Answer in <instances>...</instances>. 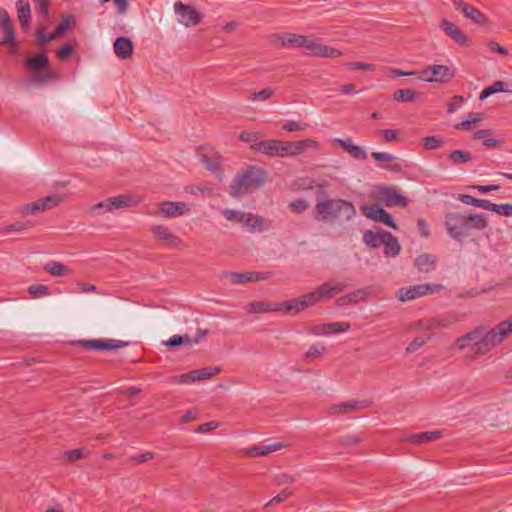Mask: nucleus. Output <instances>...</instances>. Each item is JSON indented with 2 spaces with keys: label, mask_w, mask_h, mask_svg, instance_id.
<instances>
[{
  "label": "nucleus",
  "mask_w": 512,
  "mask_h": 512,
  "mask_svg": "<svg viewBox=\"0 0 512 512\" xmlns=\"http://www.w3.org/2000/svg\"><path fill=\"white\" fill-rule=\"evenodd\" d=\"M452 165L468 163L472 160V154L466 150H453L447 156Z\"/></svg>",
  "instance_id": "obj_39"
},
{
  "label": "nucleus",
  "mask_w": 512,
  "mask_h": 512,
  "mask_svg": "<svg viewBox=\"0 0 512 512\" xmlns=\"http://www.w3.org/2000/svg\"><path fill=\"white\" fill-rule=\"evenodd\" d=\"M319 143L312 139L298 141H284V157L303 154L309 148H318Z\"/></svg>",
  "instance_id": "obj_17"
},
{
  "label": "nucleus",
  "mask_w": 512,
  "mask_h": 512,
  "mask_svg": "<svg viewBox=\"0 0 512 512\" xmlns=\"http://www.w3.org/2000/svg\"><path fill=\"white\" fill-rule=\"evenodd\" d=\"M174 12L177 21L185 27H194L200 24L204 14L191 4H184L181 1L174 3Z\"/></svg>",
  "instance_id": "obj_7"
},
{
  "label": "nucleus",
  "mask_w": 512,
  "mask_h": 512,
  "mask_svg": "<svg viewBox=\"0 0 512 512\" xmlns=\"http://www.w3.org/2000/svg\"><path fill=\"white\" fill-rule=\"evenodd\" d=\"M142 201V198L137 195L122 194L116 197H110L97 203L93 209L105 211H113L121 208L135 207Z\"/></svg>",
  "instance_id": "obj_10"
},
{
  "label": "nucleus",
  "mask_w": 512,
  "mask_h": 512,
  "mask_svg": "<svg viewBox=\"0 0 512 512\" xmlns=\"http://www.w3.org/2000/svg\"><path fill=\"white\" fill-rule=\"evenodd\" d=\"M293 495V491L292 490H289V489H284L283 491H281L279 494H277L275 497H273L267 504L266 506H272L274 504H277V503H281L283 501H285L286 499H288L290 496Z\"/></svg>",
  "instance_id": "obj_62"
},
{
  "label": "nucleus",
  "mask_w": 512,
  "mask_h": 512,
  "mask_svg": "<svg viewBox=\"0 0 512 512\" xmlns=\"http://www.w3.org/2000/svg\"><path fill=\"white\" fill-rule=\"evenodd\" d=\"M272 42L278 47H303L308 54L312 39L304 34H284L283 36H276Z\"/></svg>",
  "instance_id": "obj_13"
},
{
  "label": "nucleus",
  "mask_w": 512,
  "mask_h": 512,
  "mask_svg": "<svg viewBox=\"0 0 512 512\" xmlns=\"http://www.w3.org/2000/svg\"><path fill=\"white\" fill-rule=\"evenodd\" d=\"M199 160L205 166V168L212 172L217 178H222L223 171L221 168L219 156L211 157L205 154H199Z\"/></svg>",
  "instance_id": "obj_29"
},
{
  "label": "nucleus",
  "mask_w": 512,
  "mask_h": 512,
  "mask_svg": "<svg viewBox=\"0 0 512 512\" xmlns=\"http://www.w3.org/2000/svg\"><path fill=\"white\" fill-rule=\"evenodd\" d=\"M249 274H250V272H245V273L230 272V273H226L225 276L227 278H229V280L232 284H244L247 282H251V276Z\"/></svg>",
  "instance_id": "obj_48"
},
{
  "label": "nucleus",
  "mask_w": 512,
  "mask_h": 512,
  "mask_svg": "<svg viewBox=\"0 0 512 512\" xmlns=\"http://www.w3.org/2000/svg\"><path fill=\"white\" fill-rule=\"evenodd\" d=\"M375 198L387 207H407L409 203L407 198L394 186H377L375 188Z\"/></svg>",
  "instance_id": "obj_8"
},
{
  "label": "nucleus",
  "mask_w": 512,
  "mask_h": 512,
  "mask_svg": "<svg viewBox=\"0 0 512 512\" xmlns=\"http://www.w3.org/2000/svg\"><path fill=\"white\" fill-rule=\"evenodd\" d=\"M76 24V17L74 15H65L62 18V21L60 24L55 28L53 32H67L69 29H72L75 27Z\"/></svg>",
  "instance_id": "obj_45"
},
{
  "label": "nucleus",
  "mask_w": 512,
  "mask_h": 512,
  "mask_svg": "<svg viewBox=\"0 0 512 512\" xmlns=\"http://www.w3.org/2000/svg\"><path fill=\"white\" fill-rule=\"evenodd\" d=\"M476 331L478 332L477 339L471 346L472 356L475 358L489 353L512 333V317L501 321L490 330H487L484 326H478Z\"/></svg>",
  "instance_id": "obj_2"
},
{
  "label": "nucleus",
  "mask_w": 512,
  "mask_h": 512,
  "mask_svg": "<svg viewBox=\"0 0 512 512\" xmlns=\"http://www.w3.org/2000/svg\"><path fill=\"white\" fill-rule=\"evenodd\" d=\"M347 287V283L330 280L316 287L313 291L319 302L329 301L335 295L341 293Z\"/></svg>",
  "instance_id": "obj_15"
},
{
  "label": "nucleus",
  "mask_w": 512,
  "mask_h": 512,
  "mask_svg": "<svg viewBox=\"0 0 512 512\" xmlns=\"http://www.w3.org/2000/svg\"><path fill=\"white\" fill-rule=\"evenodd\" d=\"M221 372V368L218 366H208L194 370V374L197 380H204L211 378Z\"/></svg>",
  "instance_id": "obj_42"
},
{
  "label": "nucleus",
  "mask_w": 512,
  "mask_h": 512,
  "mask_svg": "<svg viewBox=\"0 0 512 512\" xmlns=\"http://www.w3.org/2000/svg\"><path fill=\"white\" fill-rule=\"evenodd\" d=\"M0 29L2 32H15L11 16L4 8H0Z\"/></svg>",
  "instance_id": "obj_43"
},
{
  "label": "nucleus",
  "mask_w": 512,
  "mask_h": 512,
  "mask_svg": "<svg viewBox=\"0 0 512 512\" xmlns=\"http://www.w3.org/2000/svg\"><path fill=\"white\" fill-rule=\"evenodd\" d=\"M355 215V207L350 201L343 199H333V220L339 218L351 220Z\"/></svg>",
  "instance_id": "obj_18"
},
{
  "label": "nucleus",
  "mask_w": 512,
  "mask_h": 512,
  "mask_svg": "<svg viewBox=\"0 0 512 512\" xmlns=\"http://www.w3.org/2000/svg\"><path fill=\"white\" fill-rule=\"evenodd\" d=\"M275 93V89L272 87H267L261 91L253 92L250 99L252 101H265L271 98Z\"/></svg>",
  "instance_id": "obj_52"
},
{
  "label": "nucleus",
  "mask_w": 512,
  "mask_h": 512,
  "mask_svg": "<svg viewBox=\"0 0 512 512\" xmlns=\"http://www.w3.org/2000/svg\"><path fill=\"white\" fill-rule=\"evenodd\" d=\"M380 133L385 142H396L400 139L399 131L397 129H383Z\"/></svg>",
  "instance_id": "obj_59"
},
{
  "label": "nucleus",
  "mask_w": 512,
  "mask_h": 512,
  "mask_svg": "<svg viewBox=\"0 0 512 512\" xmlns=\"http://www.w3.org/2000/svg\"><path fill=\"white\" fill-rule=\"evenodd\" d=\"M447 234L456 241L468 237L472 230L481 231L488 227L486 214L448 212L444 216Z\"/></svg>",
  "instance_id": "obj_1"
},
{
  "label": "nucleus",
  "mask_w": 512,
  "mask_h": 512,
  "mask_svg": "<svg viewBox=\"0 0 512 512\" xmlns=\"http://www.w3.org/2000/svg\"><path fill=\"white\" fill-rule=\"evenodd\" d=\"M477 334H478V332L476 331V328H475L474 330L459 337L456 341V345L458 346V348L460 350H463L464 348H466L468 346L469 342H472L473 344L475 343V341L477 339Z\"/></svg>",
  "instance_id": "obj_46"
},
{
  "label": "nucleus",
  "mask_w": 512,
  "mask_h": 512,
  "mask_svg": "<svg viewBox=\"0 0 512 512\" xmlns=\"http://www.w3.org/2000/svg\"><path fill=\"white\" fill-rule=\"evenodd\" d=\"M458 8L461 12L467 17L470 18L475 23L480 25H484L486 22V17L482 14L477 8L468 5L467 3L460 1L458 3Z\"/></svg>",
  "instance_id": "obj_32"
},
{
  "label": "nucleus",
  "mask_w": 512,
  "mask_h": 512,
  "mask_svg": "<svg viewBox=\"0 0 512 512\" xmlns=\"http://www.w3.org/2000/svg\"><path fill=\"white\" fill-rule=\"evenodd\" d=\"M159 207L161 214L166 218L182 216L190 211V206L185 202L164 201Z\"/></svg>",
  "instance_id": "obj_19"
},
{
  "label": "nucleus",
  "mask_w": 512,
  "mask_h": 512,
  "mask_svg": "<svg viewBox=\"0 0 512 512\" xmlns=\"http://www.w3.org/2000/svg\"><path fill=\"white\" fill-rule=\"evenodd\" d=\"M33 2L37 13L47 19L49 17L50 0H33Z\"/></svg>",
  "instance_id": "obj_55"
},
{
  "label": "nucleus",
  "mask_w": 512,
  "mask_h": 512,
  "mask_svg": "<svg viewBox=\"0 0 512 512\" xmlns=\"http://www.w3.org/2000/svg\"><path fill=\"white\" fill-rule=\"evenodd\" d=\"M325 351H326V348L324 345L314 344V345L310 346L308 351L305 353L304 357L306 360H313V359L319 357L320 355H322Z\"/></svg>",
  "instance_id": "obj_54"
},
{
  "label": "nucleus",
  "mask_w": 512,
  "mask_h": 512,
  "mask_svg": "<svg viewBox=\"0 0 512 512\" xmlns=\"http://www.w3.org/2000/svg\"><path fill=\"white\" fill-rule=\"evenodd\" d=\"M437 258L436 256L424 253L416 257L414 265L419 272L428 274L436 269Z\"/></svg>",
  "instance_id": "obj_23"
},
{
  "label": "nucleus",
  "mask_w": 512,
  "mask_h": 512,
  "mask_svg": "<svg viewBox=\"0 0 512 512\" xmlns=\"http://www.w3.org/2000/svg\"><path fill=\"white\" fill-rule=\"evenodd\" d=\"M298 476L290 475L287 473H279L273 477V482L278 485H284L287 483H293L297 480Z\"/></svg>",
  "instance_id": "obj_56"
},
{
  "label": "nucleus",
  "mask_w": 512,
  "mask_h": 512,
  "mask_svg": "<svg viewBox=\"0 0 512 512\" xmlns=\"http://www.w3.org/2000/svg\"><path fill=\"white\" fill-rule=\"evenodd\" d=\"M223 216L228 220L242 224L247 231L254 233L256 231H265L271 227L270 221L260 215H254L250 212H241L233 209H225Z\"/></svg>",
  "instance_id": "obj_4"
},
{
  "label": "nucleus",
  "mask_w": 512,
  "mask_h": 512,
  "mask_svg": "<svg viewBox=\"0 0 512 512\" xmlns=\"http://www.w3.org/2000/svg\"><path fill=\"white\" fill-rule=\"evenodd\" d=\"M310 55L314 56H320V57H332L336 58L342 55V52L336 48L323 46L321 44H318L312 40V43H310L309 46V53Z\"/></svg>",
  "instance_id": "obj_30"
},
{
  "label": "nucleus",
  "mask_w": 512,
  "mask_h": 512,
  "mask_svg": "<svg viewBox=\"0 0 512 512\" xmlns=\"http://www.w3.org/2000/svg\"><path fill=\"white\" fill-rule=\"evenodd\" d=\"M86 449L84 448H78L74 450H69L64 453V457L68 461H75L78 459H82L85 457Z\"/></svg>",
  "instance_id": "obj_61"
},
{
  "label": "nucleus",
  "mask_w": 512,
  "mask_h": 512,
  "mask_svg": "<svg viewBox=\"0 0 512 512\" xmlns=\"http://www.w3.org/2000/svg\"><path fill=\"white\" fill-rule=\"evenodd\" d=\"M386 232L380 227H375V230H366L363 233V243L369 248H378L384 242V237H382V233Z\"/></svg>",
  "instance_id": "obj_27"
},
{
  "label": "nucleus",
  "mask_w": 512,
  "mask_h": 512,
  "mask_svg": "<svg viewBox=\"0 0 512 512\" xmlns=\"http://www.w3.org/2000/svg\"><path fill=\"white\" fill-rule=\"evenodd\" d=\"M437 319V328H448L451 325L460 321V318L456 313H449L444 317L436 318Z\"/></svg>",
  "instance_id": "obj_49"
},
{
  "label": "nucleus",
  "mask_w": 512,
  "mask_h": 512,
  "mask_svg": "<svg viewBox=\"0 0 512 512\" xmlns=\"http://www.w3.org/2000/svg\"><path fill=\"white\" fill-rule=\"evenodd\" d=\"M281 311L288 315H296L305 310L301 296L280 302Z\"/></svg>",
  "instance_id": "obj_34"
},
{
  "label": "nucleus",
  "mask_w": 512,
  "mask_h": 512,
  "mask_svg": "<svg viewBox=\"0 0 512 512\" xmlns=\"http://www.w3.org/2000/svg\"><path fill=\"white\" fill-rule=\"evenodd\" d=\"M26 66L30 71L36 73L34 77L36 82L43 83L47 80L58 78V73L50 69L49 58L45 52L28 58Z\"/></svg>",
  "instance_id": "obj_6"
},
{
  "label": "nucleus",
  "mask_w": 512,
  "mask_h": 512,
  "mask_svg": "<svg viewBox=\"0 0 512 512\" xmlns=\"http://www.w3.org/2000/svg\"><path fill=\"white\" fill-rule=\"evenodd\" d=\"M239 138L243 142L250 143V146H254L255 143H259L258 134L256 132L242 131Z\"/></svg>",
  "instance_id": "obj_64"
},
{
  "label": "nucleus",
  "mask_w": 512,
  "mask_h": 512,
  "mask_svg": "<svg viewBox=\"0 0 512 512\" xmlns=\"http://www.w3.org/2000/svg\"><path fill=\"white\" fill-rule=\"evenodd\" d=\"M279 311H281L280 302L272 303L265 301H254L249 305V312L251 313H266Z\"/></svg>",
  "instance_id": "obj_35"
},
{
  "label": "nucleus",
  "mask_w": 512,
  "mask_h": 512,
  "mask_svg": "<svg viewBox=\"0 0 512 512\" xmlns=\"http://www.w3.org/2000/svg\"><path fill=\"white\" fill-rule=\"evenodd\" d=\"M33 226V223L31 221L26 222H15L13 224L7 225L3 228H1L0 232L3 234H8L10 232H18L22 230L29 229Z\"/></svg>",
  "instance_id": "obj_44"
},
{
  "label": "nucleus",
  "mask_w": 512,
  "mask_h": 512,
  "mask_svg": "<svg viewBox=\"0 0 512 512\" xmlns=\"http://www.w3.org/2000/svg\"><path fill=\"white\" fill-rule=\"evenodd\" d=\"M444 286L438 283L416 284L398 289L396 297L400 302H408L427 295L438 294Z\"/></svg>",
  "instance_id": "obj_5"
},
{
  "label": "nucleus",
  "mask_w": 512,
  "mask_h": 512,
  "mask_svg": "<svg viewBox=\"0 0 512 512\" xmlns=\"http://www.w3.org/2000/svg\"><path fill=\"white\" fill-rule=\"evenodd\" d=\"M360 438L355 435H348L344 437H340L338 439V444L343 447L356 446L360 443Z\"/></svg>",
  "instance_id": "obj_63"
},
{
  "label": "nucleus",
  "mask_w": 512,
  "mask_h": 512,
  "mask_svg": "<svg viewBox=\"0 0 512 512\" xmlns=\"http://www.w3.org/2000/svg\"><path fill=\"white\" fill-rule=\"evenodd\" d=\"M423 147L427 150L440 148L444 141L438 136H428L422 139Z\"/></svg>",
  "instance_id": "obj_50"
},
{
  "label": "nucleus",
  "mask_w": 512,
  "mask_h": 512,
  "mask_svg": "<svg viewBox=\"0 0 512 512\" xmlns=\"http://www.w3.org/2000/svg\"><path fill=\"white\" fill-rule=\"evenodd\" d=\"M382 237H384V242H382L384 245V255L392 258L398 256L401 251L398 239L388 231L383 232Z\"/></svg>",
  "instance_id": "obj_26"
},
{
  "label": "nucleus",
  "mask_w": 512,
  "mask_h": 512,
  "mask_svg": "<svg viewBox=\"0 0 512 512\" xmlns=\"http://www.w3.org/2000/svg\"><path fill=\"white\" fill-rule=\"evenodd\" d=\"M72 345L84 350L110 351L126 347L128 342L116 339H81L73 341Z\"/></svg>",
  "instance_id": "obj_9"
},
{
  "label": "nucleus",
  "mask_w": 512,
  "mask_h": 512,
  "mask_svg": "<svg viewBox=\"0 0 512 512\" xmlns=\"http://www.w3.org/2000/svg\"><path fill=\"white\" fill-rule=\"evenodd\" d=\"M283 447L281 443L269 444V445H258L250 448L247 451L250 457L266 456L271 452L278 451Z\"/></svg>",
  "instance_id": "obj_38"
},
{
  "label": "nucleus",
  "mask_w": 512,
  "mask_h": 512,
  "mask_svg": "<svg viewBox=\"0 0 512 512\" xmlns=\"http://www.w3.org/2000/svg\"><path fill=\"white\" fill-rule=\"evenodd\" d=\"M493 212L506 216L511 217L512 216V204L511 203H505V204H495L493 205Z\"/></svg>",
  "instance_id": "obj_58"
},
{
  "label": "nucleus",
  "mask_w": 512,
  "mask_h": 512,
  "mask_svg": "<svg viewBox=\"0 0 512 512\" xmlns=\"http://www.w3.org/2000/svg\"><path fill=\"white\" fill-rule=\"evenodd\" d=\"M74 49L75 45L73 43H67L59 49L57 56L61 61H66L73 53Z\"/></svg>",
  "instance_id": "obj_60"
},
{
  "label": "nucleus",
  "mask_w": 512,
  "mask_h": 512,
  "mask_svg": "<svg viewBox=\"0 0 512 512\" xmlns=\"http://www.w3.org/2000/svg\"><path fill=\"white\" fill-rule=\"evenodd\" d=\"M254 152L264 154L269 157H284V141L276 139L260 140L254 146H250Z\"/></svg>",
  "instance_id": "obj_14"
},
{
  "label": "nucleus",
  "mask_w": 512,
  "mask_h": 512,
  "mask_svg": "<svg viewBox=\"0 0 512 512\" xmlns=\"http://www.w3.org/2000/svg\"><path fill=\"white\" fill-rule=\"evenodd\" d=\"M432 335H423L416 337L409 345L406 347V353L411 354L416 352L419 348H421L429 339H431Z\"/></svg>",
  "instance_id": "obj_47"
},
{
  "label": "nucleus",
  "mask_w": 512,
  "mask_h": 512,
  "mask_svg": "<svg viewBox=\"0 0 512 512\" xmlns=\"http://www.w3.org/2000/svg\"><path fill=\"white\" fill-rule=\"evenodd\" d=\"M426 82L447 83L455 77V72L446 65H431L417 73Z\"/></svg>",
  "instance_id": "obj_11"
},
{
  "label": "nucleus",
  "mask_w": 512,
  "mask_h": 512,
  "mask_svg": "<svg viewBox=\"0 0 512 512\" xmlns=\"http://www.w3.org/2000/svg\"><path fill=\"white\" fill-rule=\"evenodd\" d=\"M316 219L320 221H333V199L318 201L316 203Z\"/></svg>",
  "instance_id": "obj_28"
},
{
  "label": "nucleus",
  "mask_w": 512,
  "mask_h": 512,
  "mask_svg": "<svg viewBox=\"0 0 512 512\" xmlns=\"http://www.w3.org/2000/svg\"><path fill=\"white\" fill-rule=\"evenodd\" d=\"M44 270L52 276H65L69 273L70 269L58 261H50L44 266Z\"/></svg>",
  "instance_id": "obj_40"
},
{
  "label": "nucleus",
  "mask_w": 512,
  "mask_h": 512,
  "mask_svg": "<svg viewBox=\"0 0 512 512\" xmlns=\"http://www.w3.org/2000/svg\"><path fill=\"white\" fill-rule=\"evenodd\" d=\"M344 66L353 69V70H363V71H374L375 65L364 62H346Z\"/></svg>",
  "instance_id": "obj_57"
},
{
  "label": "nucleus",
  "mask_w": 512,
  "mask_h": 512,
  "mask_svg": "<svg viewBox=\"0 0 512 512\" xmlns=\"http://www.w3.org/2000/svg\"><path fill=\"white\" fill-rule=\"evenodd\" d=\"M484 119L483 113H473L469 112L467 114V119L457 123L454 128L461 131H470L473 129V127L480 123Z\"/></svg>",
  "instance_id": "obj_37"
},
{
  "label": "nucleus",
  "mask_w": 512,
  "mask_h": 512,
  "mask_svg": "<svg viewBox=\"0 0 512 512\" xmlns=\"http://www.w3.org/2000/svg\"><path fill=\"white\" fill-rule=\"evenodd\" d=\"M16 34H4L3 38H0V45L8 46L11 53L17 54L19 52V47L15 43Z\"/></svg>",
  "instance_id": "obj_53"
},
{
  "label": "nucleus",
  "mask_w": 512,
  "mask_h": 512,
  "mask_svg": "<svg viewBox=\"0 0 512 512\" xmlns=\"http://www.w3.org/2000/svg\"><path fill=\"white\" fill-rule=\"evenodd\" d=\"M443 435L442 431H425L415 433L407 438V441L413 444H421L425 442H433L440 439Z\"/></svg>",
  "instance_id": "obj_33"
},
{
  "label": "nucleus",
  "mask_w": 512,
  "mask_h": 512,
  "mask_svg": "<svg viewBox=\"0 0 512 512\" xmlns=\"http://www.w3.org/2000/svg\"><path fill=\"white\" fill-rule=\"evenodd\" d=\"M267 180V172L256 166H248L245 170L237 172L229 185V194L232 198H240L252 190L260 188Z\"/></svg>",
  "instance_id": "obj_3"
},
{
  "label": "nucleus",
  "mask_w": 512,
  "mask_h": 512,
  "mask_svg": "<svg viewBox=\"0 0 512 512\" xmlns=\"http://www.w3.org/2000/svg\"><path fill=\"white\" fill-rule=\"evenodd\" d=\"M499 92L512 93V83L496 81L491 86L483 89V91L480 93L479 99L484 100L487 97Z\"/></svg>",
  "instance_id": "obj_31"
},
{
  "label": "nucleus",
  "mask_w": 512,
  "mask_h": 512,
  "mask_svg": "<svg viewBox=\"0 0 512 512\" xmlns=\"http://www.w3.org/2000/svg\"><path fill=\"white\" fill-rule=\"evenodd\" d=\"M393 97L397 102L408 103L416 102L419 95L412 89H400L394 92Z\"/></svg>",
  "instance_id": "obj_41"
},
{
  "label": "nucleus",
  "mask_w": 512,
  "mask_h": 512,
  "mask_svg": "<svg viewBox=\"0 0 512 512\" xmlns=\"http://www.w3.org/2000/svg\"><path fill=\"white\" fill-rule=\"evenodd\" d=\"M18 21L21 28L26 30L30 26L31 20V7L29 0H18L15 4Z\"/></svg>",
  "instance_id": "obj_24"
},
{
  "label": "nucleus",
  "mask_w": 512,
  "mask_h": 512,
  "mask_svg": "<svg viewBox=\"0 0 512 512\" xmlns=\"http://www.w3.org/2000/svg\"><path fill=\"white\" fill-rule=\"evenodd\" d=\"M363 214L374 222H380L394 230L398 229V226L391 214L382 208L378 203L364 204L361 207Z\"/></svg>",
  "instance_id": "obj_12"
},
{
  "label": "nucleus",
  "mask_w": 512,
  "mask_h": 512,
  "mask_svg": "<svg viewBox=\"0 0 512 512\" xmlns=\"http://www.w3.org/2000/svg\"><path fill=\"white\" fill-rule=\"evenodd\" d=\"M367 296V292L364 289L355 290L347 295L339 297L335 304L337 306H346L349 304H355L360 300H364Z\"/></svg>",
  "instance_id": "obj_36"
},
{
  "label": "nucleus",
  "mask_w": 512,
  "mask_h": 512,
  "mask_svg": "<svg viewBox=\"0 0 512 512\" xmlns=\"http://www.w3.org/2000/svg\"><path fill=\"white\" fill-rule=\"evenodd\" d=\"M370 405H371V402L368 400L342 402V403L333 405L330 408V414H345L352 410L368 408V407H370Z\"/></svg>",
  "instance_id": "obj_22"
},
{
  "label": "nucleus",
  "mask_w": 512,
  "mask_h": 512,
  "mask_svg": "<svg viewBox=\"0 0 512 512\" xmlns=\"http://www.w3.org/2000/svg\"><path fill=\"white\" fill-rule=\"evenodd\" d=\"M207 334V330L199 329L197 331V336L194 339H191L189 335H173L166 341V346L169 348H178L181 346H190L193 343L199 342L201 338H203Z\"/></svg>",
  "instance_id": "obj_21"
},
{
  "label": "nucleus",
  "mask_w": 512,
  "mask_h": 512,
  "mask_svg": "<svg viewBox=\"0 0 512 512\" xmlns=\"http://www.w3.org/2000/svg\"><path fill=\"white\" fill-rule=\"evenodd\" d=\"M335 141L345 151H347L351 157L358 159V160H365L367 158L366 151L362 147L355 145L351 138H347V139L337 138Z\"/></svg>",
  "instance_id": "obj_25"
},
{
  "label": "nucleus",
  "mask_w": 512,
  "mask_h": 512,
  "mask_svg": "<svg viewBox=\"0 0 512 512\" xmlns=\"http://www.w3.org/2000/svg\"><path fill=\"white\" fill-rule=\"evenodd\" d=\"M151 232L159 242L170 248H179L182 244V240L164 225L152 226Z\"/></svg>",
  "instance_id": "obj_16"
},
{
  "label": "nucleus",
  "mask_w": 512,
  "mask_h": 512,
  "mask_svg": "<svg viewBox=\"0 0 512 512\" xmlns=\"http://www.w3.org/2000/svg\"><path fill=\"white\" fill-rule=\"evenodd\" d=\"M350 324L348 322H332L326 323V329L330 334L342 333L346 332L350 329Z\"/></svg>",
  "instance_id": "obj_51"
},
{
  "label": "nucleus",
  "mask_w": 512,
  "mask_h": 512,
  "mask_svg": "<svg viewBox=\"0 0 512 512\" xmlns=\"http://www.w3.org/2000/svg\"><path fill=\"white\" fill-rule=\"evenodd\" d=\"M113 49L119 59L126 60L133 56L134 44L128 37H118L113 43Z\"/></svg>",
  "instance_id": "obj_20"
}]
</instances>
